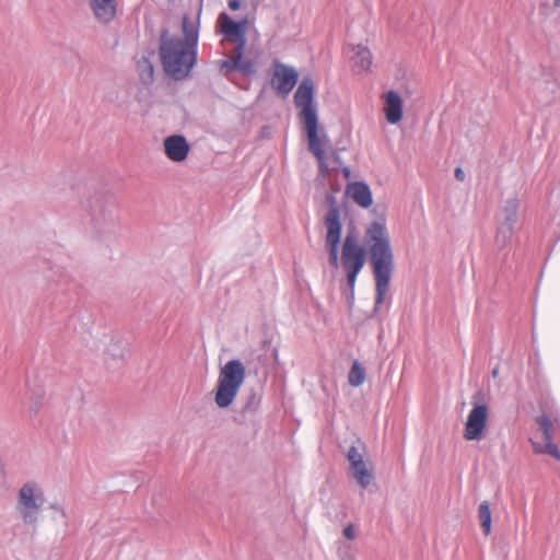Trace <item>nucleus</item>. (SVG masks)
<instances>
[{
  "label": "nucleus",
  "mask_w": 560,
  "mask_h": 560,
  "mask_svg": "<svg viewBox=\"0 0 560 560\" xmlns=\"http://www.w3.org/2000/svg\"><path fill=\"white\" fill-rule=\"evenodd\" d=\"M313 97L314 82L311 78H304L294 94V103L300 109V119L306 132L308 149L318 161L320 174L328 175L340 164V159L336 151L326 153L328 138L325 133H319Z\"/></svg>",
  "instance_id": "1"
},
{
  "label": "nucleus",
  "mask_w": 560,
  "mask_h": 560,
  "mask_svg": "<svg viewBox=\"0 0 560 560\" xmlns=\"http://www.w3.org/2000/svg\"><path fill=\"white\" fill-rule=\"evenodd\" d=\"M326 228L325 247L329 254V261L334 267H337L340 261L347 275V283L351 292H353L357 277L366 261L365 248L360 244V241L354 234L348 233L343 240L339 258L341 223L337 209H332L328 212L326 217Z\"/></svg>",
  "instance_id": "2"
},
{
  "label": "nucleus",
  "mask_w": 560,
  "mask_h": 560,
  "mask_svg": "<svg viewBox=\"0 0 560 560\" xmlns=\"http://www.w3.org/2000/svg\"><path fill=\"white\" fill-rule=\"evenodd\" d=\"M364 243L371 255V264L376 287V305L384 302L388 291L392 269L394 266V254L390 246V237L385 223L372 222L365 230Z\"/></svg>",
  "instance_id": "3"
},
{
  "label": "nucleus",
  "mask_w": 560,
  "mask_h": 560,
  "mask_svg": "<svg viewBox=\"0 0 560 560\" xmlns=\"http://www.w3.org/2000/svg\"><path fill=\"white\" fill-rule=\"evenodd\" d=\"M183 33L184 39L163 36L160 46L164 71L176 80L186 78L196 61L198 31L189 24L187 16L183 19Z\"/></svg>",
  "instance_id": "4"
},
{
  "label": "nucleus",
  "mask_w": 560,
  "mask_h": 560,
  "mask_svg": "<svg viewBox=\"0 0 560 560\" xmlns=\"http://www.w3.org/2000/svg\"><path fill=\"white\" fill-rule=\"evenodd\" d=\"M245 377L246 369L240 360H231L221 368L214 395L218 407L226 408L234 401Z\"/></svg>",
  "instance_id": "5"
},
{
  "label": "nucleus",
  "mask_w": 560,
  "mask_h": 560,
  "mask_svg": "<svg viewBox=\"0 0 560 560\" xmlns=\"http://www.w3.org/2000/svg\"><path fill=\"white\" fill-rule=\"evenodd\" d=\"M44 503V494L34 482L25 483L19 491V510L25 523H34L35 514Z\"/></svg>",
  "instance_id": "6"
},
{
  "label": "nucleus",
  "mask_w": 560,
  "mask_h": 560,
  "mask_svg": "<svg viewBox=\"0 0 560 560\" xmlns=\"http://www.w3.org/2000/svg\"><path fill=\"white\" fill-rule=\"evenodd\" d=\"M347 459L350 463L349 474L362 487L368 488L373 481L372 464L364 459V454L355 446L347 452Z\"/></svg>",
  "instance_id": "7"
},
{
  "label": "nucleus",
  "mask_w": 560,
  "mask_h": 560,
  "mask_svg": "<svg viewBox=\"0 0 560 560\" xmlns=\"http://www.w3.org/2000/svg\"><path fill=\"white\" fill-rule=\"evenodd\" d=\"M489 420V409L485 404H474L464 429V439L479 441L483 436Z\"/></svg>",
  "instance_id": "8"
},
{
  "label": "nucleus",
  "mask_w": 560,
  "mask_h": 560,
  "mask_svg": "<svg viewBox=\"0 0 560 560\" xmlns=\"http://www.w3.org/2000/svg\"><path fill=\"white\" fill-rule=\"evenodd\" d=\"M536 421L539 424L542 433L541 442L532 440L534 452L536 454H548L556 460L560 462V450L556 444L552 443V430L555 421L550 418V416L546 413L537 417Z\"/></svg>",
  "instance_id": "9"
},
{
  "label": "nucleus",
  "mask_w": 560,
  "mask_h": 560,
  "mask_svg": "<svg viewBox=\"0 0 560 560\" xmlns=\"http://www.w3.org/2000/svg\"><path fill=\"white\" fill-rule=\"evenodd\" d=\"M299 74L294 68L275 62L271 84L278 93L288 95L295 86Z\"/></svg>",
  "instance_id": "10"
},
{
  "label": "nucleus",
  "mask_w": 560,
  "mask_h": 560,
  "mask_svg": "<svg viewBox=\"0 0 560 560\" xmlns=\"http://www.w3.org/2000/svg\"><path fill=\"white\" fill-rule=\"evenodd\" d=\"M244 48L236 46L226 59L220 61V71L228 74L231 71L237 70L243 74H252L255 72L254 62L249 59H244Z\"/></svg>",
  "instance_id": "11"
},
{
  "label": "nucleus",
  "mask_w": 560,
  "mask_h": 560,
  "mask_svg": "<svg viewBox=\"0 0 560 560\" xmlns=\"http://www.w3.org/2000/svg\"><path fill=\"white\" fill-rule=\"evenodd\" d=\"M220 30L224 34L228 40L237 43V46H242L245 49L246 46V23L235 22L228 14L221 13L219 16Z\"/></svg>",
  "instance_id": "12"
},
{
  "label": "nucleus",
  "mask_w": 560,
  "mask_h": 560,
  "mask_svg": "<svg viewBox=\"0 0 560 560\" xmlns=\"http://www.w3.org/2000/svg\"><path fill=\"white\" fill-rule=\"evenodd\" d=\"M189 144L183 136L174 135L165 138L164 151L173 162H183L189 153Z\"/></svg>",
  "instance_id": "13"
},
{
  "label": "nucleus",
  "mask_w": 560,
  "mask_h": 560,
  "mask_svg": "<svg viewBox=\"0 0 560 560\" xmlns=\"http://www.w3.org/2000/svg\"><path fill=\"white\" fill-rule=\"evenodd\" d=\"M346 196L355 205L368 209L373 203V196L369 185L364 182H351L346 187Z\"/></svg>",
  "instance_id": "14"
},
{
  "label": "nucleus",
  "mask_w": 560,
  "mask_h": 560,
  "mask_svg": "<svg viewBox=\"0 0 560 560\" xmlns=\"http://www.w3.org/2000/svg\"><path fill=\"white\" fill-rule=\"evenodd\" d=\"M384 113L389 124H398L404 116V106L400 95L396 91H388L384 95Z\"/></svg>",
  "instance_id": "15"
},
{
  "label": "nucleus",
  "mask_w": 560,
  "mask_h": 560,
  "mask_svg": "<svg viewBox=\"0 0 560 560\" xmlns=\"http://www.w3.org/2000/svg\"><path fill=\"white\" fill-rule=\"evenodd\" d=\"M351 60L357 72H370L373 65V56L368 46L359 44L352 47Z\"/></svg>",
  "instance_id": "16"
},
{
  "label": "nucleus",
  "mask_w": 560,
  "mask_h": 560,
  "mask_svg": "<svg viewBox=\"0 0 560 560\" xmlns=\"http://www.w3.org/2000/svg\"><path fill=\"white\" fill-rule=\"evenodd\" d=\"M90 3L94 15L103 23H108L116 16V0H90Z\"/></svg>",
  "instance_id": "17"
},
{
  "label": "nucleus",
  "mask_w": 560,
  "mask_h": 560,
  "mask_svg": "<svg viewBox=\"0 0 560 560\" xmlns=\"http://www.w3.org/2000/svg\"><path fill=\"white\" fill-rule=\"evenodd\" d=\"M478 517H479L483 534L486 536H488L492 529V516H491L490 505L487 501H483L479 504Z\"/></svg>",
  "instance_id": "18"
},
{
  "label": "nucleus",
  "mask_w": 560,
  "mask_h": 560,
  "mask_svg": "<svg viewBox=\"0 0 560 560\" xmlns=\"http://www.w3.org/2000/svg\"><path fill=\"white\" fill-rule=\"evenodd\" d=\"M504 220L509 225L510 231H512L513 225L517 221L518 217V201L516 199H510L505 202L504 209Z\"/></svg>",
  "instance_id": "19"
},
{
  "label": "nucleus",
  "mask_w": 560,
  "mask_h": 560,
  "mask_svg": "<svg viewBox=\"0 0 560 560\" xmlns=\"http://www.w3.org/2000/svg\"><path fill=\"white\" fill-rule=\"evenodd\" d=\"M138 71L140 80L143 83L149 84L153 81L154 68L149 58L143 57L141 60L138 61Z\"/></svg>",
  "instance_id": "20"
},
{
  "label": "nucleus",
  "mask_w": 560,
  "mask_h": 560,
  "mask_svg": "<svg viewBox=\"0 0 560 560\" xmlns=\"http://www.w3.org/2000/svg\"><path fill=\"white\" fill-rule=\"evenodd\" d=\"M348 381L353 387L362 385L365 381V371L357 361L352 364Z\"/></svg>",
  "instance_id": "21"
},
{
  "label": "nucleus",
  "mask_w": 560,
  "mask_h": 560,
  "mask_svg": "<svg viewBox=\"0 0 560 560\" xmlns=\"http://www.w3.org/2000/svg\"><path fill=\"white\" fill-rule=\"evenodd\" d=\"M343 535L348 539L353 540L355 538V530H354L353 525L349 524L348 526H346L343 529Z\"/></svg>",
  "instance_id": "22"
},
{
  "label": "nucleus",
  "mask_w": 560,
  "mask_h": 560,
  "mask_svg": "<svg viewBox=\"0 0 560 560\" xmlns=\"http://www.w3.org/2000/svg\"><path fill=\"white\" fill-rule=\"evenodd\" d=\"M228 4L231 10H237L241 7L240 0H229Z\"/></svg>",
  "instance_id": "23"
},
{
  "label": "nucleus",
  "mask_w": 560,
  "mask_h": 560,
  "mask_svg": "<svg viewBox=\"0 0 560 560\" xmlns=\"http://www.w3.org/2000/svg\"><path fill=\"white\" fill-rule=\"evenodd\" d=\"M455 177L458 179V180H464L465 178V174L463 172V170L460 167H457L455 170Z\"/></svg>",
  "instance_id": "24"
},
{
  "label": "nucleus",
  "mask_w": 560,
  "mask_h": 560,
  "mask_svg": "<svg viewBox=\"0 0 560 560\" xmlns=\"http://www.w3.org/2000/svg\"><path fill=\"white\" fill-rule=\"evenodd\" d=\"M342 173H343V176H345L346 178H349V177H350V175H351V172H350V168H349V167H343Z\"/></svg>",
  "instance_id": "25"
},
{
  "label": "nucleus",
  "mask_w": 560,
  "mask_h": 560,
  "mask_svg": "<svg viewBox=\"0 0 560 560\" xmlns=\"http://www.w3.org/2000/svg\"><path fill=\"white\" fill-rule=\"evenodd\" d=\"M553 5L557 8L560 7V0H553Z\"/></svg>",
  "instance_id": "26"
},
{
  "label": "nucleus",
  "mask_w": 560,
  "mask_h": 560,
  "mask_svg": "<svg viewBox=\"0 0 560 560\" xmlns=\"http://www.w3.org/2000/svg\"><path fill=\"white\" fill-rule=\"evenodd\" d=\"M497 375H498V371H497V370H494V371H493V376H497Z\"/></svg>",
  "instance_id": "27"
}]
</instances>
